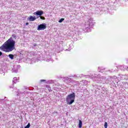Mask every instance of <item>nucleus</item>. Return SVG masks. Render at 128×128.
<instances>
[{"label":"nucleus","mask_w":128,"mask_h":128,"mask_svg":"<svg viewBox=\"0 0 128 128\" xmlns=\"http://www.w3.org/2000/svg\"><path fill=\"white\" fill-rule=\"evenodd\" d=\"M0 49L5 52H10L16 49V41L10 37L0 47Z\"/></svg>","instance_id":"1"},{"label":"nucleus","mask_w":128,"mask_h":128,"mask_svg":"<svg viewBox=\"0 0 128 128\" xmlns=\"http://www.w3.org/2000/svg\"><path fill=\"white\" fill-rule=\"evenodd\" d=\"M76 98V94L72 93L68 95L66 98V102L68 104H72L74 102Z\"/></svg>","instance_id":"2"},{"label":"nucleus","mask_w":128,"mask_h":128,"mask_svg":"<svg viewBox=\"0 0 128 128\" xmlns=\"http://www.w3.org/2000/svg\"><path fill=\"white\" fill-rule=\"evenodd\" d=\"M46 24H40L38 27V30H46Z\"/></svg>","instance_id":"3"},{"label":"nucleus","mask_w":128,"mask_h":128,"mask_svg":"<svg viewBox=\"0 0 128 128\" xmlns=\"http://www.w3.org/2000/svg\"><path fill=\"white\" fill-rule=\"evenodd\" d=\"M44 14L43 10H38L36 12H34V14H36V16H42V14Z\"/></svg>","instance_id":"4"},{"label":"nucleus","mask_w":128,"mask_h":128,"mask_svg":"<svg viewBox=\"0 0 128 128\" xmlns=\"http://www.w3.org/2000/svg\"><path fill=\"white\" fill-rule=\"evenodd\" d=\"M30 22H34V20H36V17H34L32 16H30L28 18Z\"/></svg>","instance_id":"5"},{"label":"nucleus","mask_w":128,"mask_h":128,"mask_svg":"<svg viewBox=\"0 0 128 128\" xmlns=\"http://www.w3.org/2000/svg\"><path fill=\"white\" fill-rule=\"evenodd\" d=\"M82 126V122L81 120H79L78 128H81Z\"/></svg>","instance_id":"6"},{"label":"nucleus","mask_w":128,"mask_h":128,"mask_svg":"<svg viewBox=\"0 0 128 128\" xmlns=\"http://www.w3.org/2000/svg\"><path fill=\"white\" fill-rule=\"evenodd\" d=\"M18 82V78H14L13 79V84H16Z\"/></svg>","instance_id":"7"},{"label":"nucleus","mask_w":128,"mask_h":128,"mask_svg":"<svg viewBox=\"0 0 128 128\" xmlns=\"http://www.w3.org/2000/svg\"><path fill=\"white\" fill-rule=\"evenodd\" d=\"M14 54H10L8 55V57L10 58L11 60H14Z\"/></svg>","instance_id":"8"},{"label":"nucleus","mask_w":128,"mask_h":128,"mask_svg":"<svg viewBox=\"0 0 128 128\" xmlns=\"http://www.w3.org/2000/svg\"><path fill=\"white\" fill-rule=\"evenodd\" d=\"M46 86L49 92H52V88L50 87V86L46 85Z\"/></svg>","instance_id":"9"},{"label":"nucleus","mask_w":128,"mask_h":128,"mask_svg":"<svg viewBox=\"0 0 128 128\" xmlns=\"http://www.w3.org/2000/svg\"><path fill=\"white\" fill-rule=\"evenodd\" d=\"M64 18H62L60 20H59L58 22H64Z\"/></svg>","instance_id":"10"},{"label":"nucleus","mask_w":128,"mask_h":128,"mask_svg":"<svg viewBox=\"0 0 128 128\" xmlns=\"http://www.w3.org/2000/svg\"><path fill=\"white\" fill-rule=\"evenodd\" d=\"M30 124L28 123V125H27L26 126H25L24 128H30Z\"/></svg>","instance_id":"11"},{"label":"nucleus","mask_w":128,"mask_h":128,"mask_svg":"<svg viewBox=\"0 0 128 128\" xmlns=\"http://www.w3.org/2000/svg\"><path fill=\"white\" fill-rule=\"evenodd\" d=\"M104 126L105 128H108V122H104Z\"/></svg>","instance_id":"12"},{"label":"nucleus","mask_w":128,"mask_h":128,"mask_svg":"<svg viewBox=\"0 0 128 128\" xmlns=\"http://www.w3.org/2000/svg\"><path fill=\"white\" fill-rule=\"evenodd\" d=\"M12 37L14 38L15 40L16 38V34H13L12 35Z\"/></svg>","instance_id":"13"},{"label":"nucleus","mask_w":128,"mask_h":128,"mask_svg":"<svg viewBox=\"0 0 128 128\" xmlns=\"http://www.w3.org/2000/svg\"><path fill=\"white\" fill-rule=\"evenodd\" d=\"M40 18L41 20H46V18H45L44 16H40Z\"/></svg>","instance_id":"14"},{"label":"nucleus","mask_w":128,"mask_h":128,"mask_svg":"<svg viewBox=\"0 0 128 128\" xmlns=\"http://www.w3.org/2000/svg\"><path fill=\"white\" fill-rule=\"evenodd\" d=\"M46 82V80H40V82Z\"/></svg>","instance_id":"15"},{"label":"nucleus","mask_w":128,"mask_h":128,"mask_svg":"<svg viewBox=\"0 0 128 128\" xmlns=\"http://www.w3.org/2000/svg\"><path fill=\"white\" fill-rule=\"evenodd\" d=\"M2 52H0V56H2Z\"/></svg>","instance_id":"16"},{"label":"nucleus","mask_w":128,"mask_h":128,"mask_svg":"<svg viewBox=\"0 0 128 128\" xmlns=\"http://www.w3.org/2000/svg\"><path fill=\"white\" fill-rule=\"evenodd\" d=\"M26 26H28V22H26Z\"/></svg>","instance_id":"17"}]
</instances>
